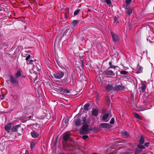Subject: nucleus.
Wrapping results in <instances>:
<instances>
[{"label": "nucleus", "instance_id": "1", "mask_svg": "<svg viewBox=\"0 0 154 154\" xmlns=\"http://www.w3.org/2000/svg\"><path fill=\"white\" fill-rule=\"evenodd\" d=\"M82 121L83 125L82 127V133L84 134H88L90 131L88 127L90 122V119H87L85 117H82Z\"/></svg>", "mask_w": 154, "mask_h": 154}, {"label": "nucleus", "instance_id": "2", "mask_svg": "<svg viewBox=\"0 0 154 154\" xmlns=\"http://www.w3.org/2000/svg\"><path fill=\"white\" fill-rule=\"evenodd\" d=\"M145 148V147L143 145H138L137 148L136 149L135 154H138L142 152V149Z\"/></svg>", "mask_w": 154, "mask_h": 154}, {"label": "nucleus", "instance_id": "3", "mask_svg": "<svg viewBox=\"0 0 154 154\" xmlns=\"http://www.w3.org/2000/svg\"><path fill=\"white\" fill-rule=\"evenodd\" d=\"M64 75V72H58L54 74V76L55 78L60 79L62 78Z\"/></svg>", "mask_w": 154, "mask_h": 154}, {"label": "nucleus", "instance_id": "4", "mask_svg": "<svg viewBox=\"0 0 154 154\" xmlns=\"http://www.w3.org/2000/svg\"><path fill=\"white\" fill-rule=\"evenodd\" d=\"M103 74L106 76H114L115 73L112 70H106L104 72Z\"/></svg>", "mask_w": 154, "mask_h": 154}, {"label": "nucleus", "instance_id": "5", "mask_svg": "<svg viewBox=\"0 0 154 154\" xmlns=\"http://www.w3.org/2000/svg\"><path fill=\"white\" fill-rule=\"evenodd\" d=\"M100 127L101 128L108 129L111 128L112 126L109 124L107 123H102L100 124Z\"/></svg>", "mask_w": 154, "mask_h": 154}, {"label": "nucleus", "instance_id": "6", "mask_svg": "<svg viewBox=\"0 0 154 154\" xmlns=\"http://www.w3.org/2000/svg\"><path fill=\"white\" fill-rule=\"evenodd\" d=\"M125 87L122 85H116L114 88V90H122L125 89Z\"/></svg>", "mask_w": 154, "mask_h": 154}, {"label": "nucleus", "instance_id": "7", "mask_svg": "<svg viewBox=\"0 0 154 154\" xmlns=\"http://www.w3.org/2000/svg\"><path fill=\"white\" fill-rule=\"evenodd\" d=\"M105 88L106 90L108 91H111L113 90H114V88L113 86L109 84L106 85Z\"/></svg>", "mask_w": 154, "mask_h": 154}, {"label": "nucleus", "instance_id": "8", "mask_svg": "<svg viewBox=\"0 0 154 154\" xmlns=\"http://www.w3.org/2000/svg\"><path fill=\"white\" fill-rule=\"evenodd\" d=\"M111 34L113 40L114 42H116L119 40V37L116 34H115L112 32L111 33Z\"/></svg>", "mask_w": 154, "mask_h": 154}, {"label": "nucleus", "instance_id": "9", "mask_svg": "<svg viewBox=\"0 0 154 154\" xmlns=\"http://www.w3.org/2000/svg\"><path fill=\"white\" fill-rule=\"evenodd\" d=\"M10 79L12 84H14L18 82V81L16 78H15L12 75H10Z\"/></svg>", "mask_w": 154, "mask_h": 154}, {"label": "nucleus", "instance_id": "10", "mask_svg": "<svg viewBox=\"0 0 154 154\" xmlns=\"http://www.w3.org/2000/svg\"><path fill=\"white\" fill-rule=\"evenodd\" d=\"M20 125H18L14 126L12 127L11 128V131L12 132H16L18 130V128L20 127Z\"/></svg>", "mask_w": 154, "mask_h": 154}, {"label": "nucleus", "instance_id": "11", "mask_svg": "<svg viewBox=\"0 0 154 154\" xmlns=\"http://www.w3.org/2000/svg\"><path fill=\"white\" fill-rule=\"evenodd\" d=\"M79 22L78 20H73L71 23V26L72 28H74L76 26L77 24Z\"/></svg>", "mask_w": 154, "mask_h": 154}, {"label": "nucleus", "instance_id": "12", "mask_svg": "<svg viewBox=\"0 0 154 154\" xmlns=\"http://www.w3.org/2000/svg\"><path fill=\"white\" fill-rule=\"evenodd\" d=\"M69 136L70 134L68 132L65 133L63 137V139L65 141H67L69 139Z\"/></svg>", "mask_w": 154, "mask_h": 154}, {"label": "nucleus", "instance_id": "13", "mask_svg": "<svg viewBox=\"0 0 154 154\" xmlns=\"http://www.w3.org/2000/svg\"><path fill=\"white\" fill-rule=\"evenodd\" d=\"M133 11V9L132 8H130L127 10L126 12L128 16H130L132 14Z\"/></svg>", "mask_w": 154, "mask_h": 154}, {"label": "nucleus", "instance_id": "14", "mask_svg": "<svg viewBox=\"0 0 154 154\" xmlns=\"http://www.w3.org/2000/svg\"><path fill=\"white\" fill-rule=\"evenodd\" d=\"M146 83L145 82H142V86L141 88L143 92H144L145 91L146 88Z\"/></svg>", "mask_w": 154, "mask_h": 154}, {"label": "nucleus", "instance_id": "15", "mask_svg": "<svg viewBox=\"0 0 154 154\" xmlns=\"http://www.w3.org/2000/svg\"><path fill=\"white\" fill-rule=\"evenodd\" d=\"M31 135L33 138H37L39 136V134L33 131L31 132Z\"/></svg>", "mask_w": 154, "mask_h": 154}, {"label": "nucleus", "instance_id": "16", "mask_svg": "<svg viewBox=\"0 0 154 154\" xmlns=\"http://www.w3.org/2000/svg\"><path fill=\"white\" fill-rule=\"evenodd\" d=\"M11 124H9L8 125H6L5 127V130L7 131L8 132L11 129Z\"/></svg>", "mask_w": 154, "mask_h": 154}, {"label": "nucleus", "instance_id": "17", "mask_svg": "<svg viewBox=\"0 0 154 154\" xmlns=\"http://www.w3.org/2000/svg\"><path fill=\"white\" fill-rule=\"evenodd\" d=\"M98 111L96 109H93L92 111V115L94 116H97L98 115Z\"/></svg>", "mask_w": 154, "mask_h": 154}, {"label": "nucleus", "instance_id": "18", "mask_svg": "<svg viewBox=\"0 0 154 154\" xmlns=\"http://www.w3.org/2000/svg\"><path fill=\"white\" fill-rule=\"evenodd\" d=\"M81 124V120L78 118L77 119L75 122V125H76L79 126Z\"/></svg>", "mask_w": 154, "mask_h": 154}, {"label": "nucleus", "instance_id": "19", "mask_svg": "<svg viewBox=\"0 0 154 154\" xmlns=\"http://www.w3.org/2000/svg\"><path fill=\"white\" fill-rule=\"evenodd\" d=\"M143 68L139 66L137 68V72L138 73H140L142 72Z\"/></svg>", "mask_w": 154, "mask_h": 154}, {"label": "nucleus", "instance_id": "20", "mask_svg": "<svg viewBox=\"0 0 154 154\" xmlns=\"http://www.w3.org/2000/svg\"><path fill=\"white\" fill-rule=\"evenodd\" d=\"M109 116V113H106L102 117V119L103 120L106 121L105 120L107 119V118Z\"/></svg>", "mask_w": 154, "mask_h": 154}, {"label": "nucleus", "instance_id": "21", "mask_svg": "<svg viewBox=\"0 0 154 154\" xmlns=\"http://www.w3.org/2000/svg\"><path fill=\"white\" fill-rule=\"evenodd\" d=\"M69 82V80L67 79V78L63 80L62 81V83L63 85H66Z\"/></svg>", "mask_w": 154, "mask_h": 154}, {"label": "nucleus", "instance_id": "22", "mask_svg": "<svg viewBox=\"0 0 154 154\" xmlns=\"http://www.w3.org/2000/svg\"><path fill=\"white\" fill-rule=\"evenodd\" d=\"M21 73L20 70L18 71L15 74V75L16 78H18L21 76Z\"/></svg>", "mask_w": 154, "mask_h": 154}, {"label": "nucleus", "instance_id": "23", "mask_svg": "<svg viewBox=\"0 0 154 154\" xmlns=\"http://www.w3.org/2000/svg\"><path fill=\"white\" fill-rule=\"evenodd\" d=\"M144 137L142 136H141L139 141L140 144H143L144 142Z\"/></svg>", "mask_w": 154, "mask_h": 154}, {"label": "nucleus", "instance_id": "24", "mask_svg": "<svg viewBox=\"0 0 154 154\" xmlns=\"http://www.w3.org/2000/svg\"><path fill=\"white\" fill-rule=\"evenodd\" d=\"M36 145V143L35 142H33L30 143V147L31 148V149H32Z\"/></svg>", "mask_w": 154, "mask_h": 154}, {"label": "nucleus", "instance_id": "25", "mask_svg": "<svg viewBox=\"0 0 154 154\" xmlns=\"http://www.w3.org/2000/svg\"><path fill=\"white\" fill-rule=\"evenodd\" d=\"M121 134L123 137H128V134L126 132H122L121 133Z\"/></svg>", "mask_w": 154, "mask_h": 154}, {"label": "nucleus", "instance_id": "26", "mask_svg": "<svg viewBox=\"0 0 154 154\" xmlns=\"http://www.w3.org/2000/svg\"><path fill=\"white\" fill-rule=\"evenodd\" d=\"M80 11V10L79 9H77L76 10H75L74 13V15L75 16L77 15L79 13Z\"/></svg>", "mask_w": 154, "mask_h": 154}, {"label": "nucleus", "instance_id": "27", "mask_svg": "<svg viewBox=\"0 0 154 154\" xmlns=\"http://www.w3.org/2000/svg\"><path fill=\"white\" fill-rule=\"evenodd\" d=\"M128 72L125 71H121L120 72V73L121 74L126 75L128 73Z\"/></svg>", "mask_w": 154, "mask_h": 154}, {"label": "nucleus", "instance_id": "28", "mask_svg": "<svg viewBox=\"0 0 154 154\" xmlns=\"http://www.w3.org/2000/svg\"><path fill=\"white\" fill-rule=\"evenodd\" d=\"M89 105L88 104H85L84 106V109H85L87 110L89 107Z\"/></svg>", "mask_w": 154, "mask_h": 154}, {"label": "nucleus", "instance_id": "29", "mask_svg": "<svg viewBox=\"0 0 154 154\" xmlns=\"http://www.w3.org/2000/svg\"><path fill=\"white\" fill-rule=\"evenodd\" d=\"M134 116L137 118L140 119V116L137 113H135L134 114Z\"/></svg>", "mask_w": 154, "mask_h": 154}, {"label": "nucleus", "instance_id": "30", "mask_svg": "<svg viewBox=\"0 0 154 154\" xmlns=\"http://www.w3.org/2000/svg\"><path fill=\"white\" fill-rule=\"evenodd\" d=\"M104 1L108 5L111 4V0H104Z\"/></svg>", "mask_w": 154, "mask_h": 154}, {"label": "nucleus", "instance_id": "31", "mask_svg": "<svg viewBox=\"0 0 154 154\" xmlns=\"http://www.w3.org/2000/svg\"><path fill=\"white\" fill-rule=\"evenodd\" d=\"M33 60H31L29 61H27L26 63L27 64H32V62H33Z\"/></svg>", "mask_w": 154, "mask_h": 154}, {"label": "nucleus", "instance_id": "32", "mask_svg": "<svg viewBox=\"0 0 154 154\" xmlns=\"http://www.w3.org/2000/svg\"><path fill=\"white\" fill-rule=\"evenodd\" d=\"M114 118H112L111 119V120L110 122V123L111 124H113L114 123Z\"/></svg>", "mask_w": 154, "mask_h": 154}, {"label": "nucleus", "instance_id": "33", "mask_svg": "<svg viewBox=\"0 0 154 154\" xmlns=\"http://www.w3.org/2000/svg\"><path fill=\"white\" fill-rule=\"evenodd\" d=\"M64 122L67 125L69 122L68 119L67 118L64 119Z\"/></svg>", "mask_w": 154, "mask_h": 154}, {"label": "nucleus", "instance_id": "34", "mask_svg": "<svg viewBox=\"0 0 154 154\" xmlns=\"http://www.w3.org/2000/svg\"><path fill=\"white\" fill-rule=\"evenodd\" d=\"M63 92L66 93H69V91L67 89H64L63 91Z\"/></svg>", "mask_w": 154, "mask_h": 154}, {"label": "nucleus", "instance_id": "35", "mask_svg": "<svg viewBox=\"0 0 154 154\" xmlns=\"http://www.w3.org/2000/svg\"><path fill=\"white\" fill-rule=\"evenodd\" d=\"M5 97L4 94L0 95V100H2L4 99Z\"/></svg>", "mask_w": 154, "mask_h": 154}, {"label": "nucleus", "instance_id": "36", "mask_svg": "<svg viewBox=\"0 0 154 154\" xmlns=\"http://www.w3.org/2000/svg\"><path fill=\"white\" fill-rule=\"evenodd\" d=\"M31 55L29 54L28 55V56L26 58V60L27 61L29 59L31 58Z\"/></svg>", "mask_w": 154, "mask_h": 154}, {"label": "nucleus", "instance_id": "37", "mask_svg": "<svg viewBox=\"0 0 154 154\" xmlns=\"http://www.w3.org/2000/svg\"><path fill=\"white\" fill-rule=\"evenodd\" d=\"M88 136L86 135H83L82 136V138L84 140H86L88 138Z\"/></svg>", "mask_w": 154, "mask_h": 154}, {"label": "nucleus", "instance_id": "38", "mask_svg": "<svg viewBox=\"0 0 154 154\" xmlns=\"http://www.w3.org/2000/svg\"><path fill=\"white\" fill-rule=\"evenodd\" d=\"M132 0H126L125 2L127 4H129Z\"/></svg>", "mask_w": 154, "mask_h": 154}, {"label": "nucleus", "instance_id": "39", "mask_svg": "<svg viewBox=\"0 0 154 154\" xmlns=\"http://www.w3.org/2000/svg\"><path fill=\"white\" fill-rule=\"evenodd\" d=\"M114 21H115L116 22H118V20H117V18L116 17H115L114 18Z\"/></svg>", "mask_w": 154, "mask_h": 154}, {"label": "nucleus", "instance_id": "40", "mask_svg": "<svg viewBox=\"0 0 154 154\" xmlns=\"http://www.w3.org/2000/svg\"><path fill=\"white\" fill-rule=\"evenodd\" d=\"M29 153V151L28 150H26L25 153H23V154H28Z\"/></svg>", "mask_w": 154, "mask_h": 154}, {"label": "nucleus", "instance_id": "41", "mask_svg": "<svg viewBox=\"0 0 154 154\" xmlns=\"http://www.w3.org/2000/svg\"><path fill=\"white\" fill-rule=\"evenodd\" d=\"M149 143H146L145 144V146H146V147H148V146Z\"/></svg>", "mask_w": 154, "mask_h": 154}, {"label": "nucleus", "instance_id": "42", "mask_svg": "<svg viewBox=\"0 0 154 154\" xmlns=\"http://www.w3.org/2000/svg\"><path fill=\"white\" fill-rule=\"evenodd\" d=\"M109 64L110 65V67H111V68H113V67H112V66H111V62H109Z\"/></svg>", "mask_w": 154, "mask_h": 154}, {"label": "nucleus", "instance_id": "43", "mask_svg": "<svg viewBox=\"0 0 154 154\" xmlns=\"http://www.w3.org/2000/svg\"><path fill=\"white\" fill-rule=\"evenodd\" d=\"M58 90L60 91H61L62 90V88H59V89H58Z\"/></svg>", "mask_w": 154, "mask_h": 154}, {"label": "nucleus", "instance_id": "44", "mask_svg": "<svg viewBox=\"0 0 154 154\" xmlns=\"http://www.w3.org/2000/svg\"><path fill=\"white\" fill-rule=\"evenodd\" d=\"M121 154H125V153H121Z\"/></svg>", "mask_w": 154, "mask_h": 154}, {"label": "nucleus", "instance_id": "45", "mask_svg": "<svg viewBox=\"0 0 154 154\" xmlns=\"http://www.w3.org/2000/svg\"><path fill=\"white\" fill-rule=\"evenodd\" d=\"M93 154H97V153H93Z\"/></svg>", "mask_w": 154, "mask_h": 154}, {"label": "nucleus", "instance_id": "46", "mask_svg": "<svg viewBox=\"0 0 154 154\" xmlns=\"http://www.w3.org/2000/svg\"><path fill=\"white\" fill-rule=\"evenodd\" d=\"M149 42H152V41H151L150 40H149Z\"/></svg>", "mask_w": 154, "mask_h": 154}]
</instances>
